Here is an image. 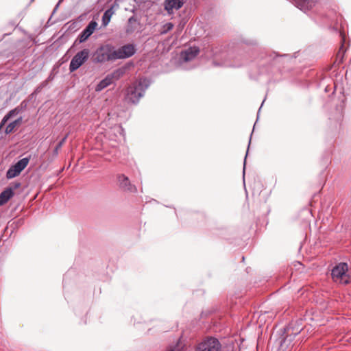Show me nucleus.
<instances>
[{
  "label": "nucleus",
  "mask_w": 351,
  "mask_h": 351,
  "mask_svg": "<svg viewBox=\"0 0 351 351\" xmlns=\"http://www.w3.org/2000/svg\"><path fill=\"white\" fill-rule=\"evenodd\" d=\"M14 195V190L12 188H7L0 194V206L7 203Z\"/></svg>",
  "instance_id": "9b49d317"
},
{
  "label": "nucleus",
  "mask_w": 351,
  "mask_h": 351,
  "mask_svg": "<svg viewBox=\"0 0 351 351\" xmlns=\"http://www.w3.org/2000/svg\"><path fill=\"white\" fill-rule=\"evenodd\" d=\"M17 114V110L16 109H14V110H10L2 119L1 121V127H2L3 125H4L8 121V119L12 117V116L15 115Z\"/></svg>",
  "instance_id": "a211bd4d"
},
{
  "label": "nucleus",
  "mask_w": 351,
  "mask_h": 351,
  "mask_svg": "<svg viewBox=\"0 0 351 351\" xmlns=\"http://www.w3.org/2000/svg\"><path fill=\"white\" fill-rule=\"evenodd\" d=\"M125 68H119L114 71L112 73L109 74L113 81L117 80L121 78L125 73Z\"/></svg>",
  "instance_id": "dca6fc26"
},
{
  "label": "nucleus",
  "mask_w": 351,
  "mask_h": 351,
  "mask_svg": "<svg viewBox=\"0 0 351 351\" xmlns=\"http://www.w3.org/2000/svg\"><path fill=\"white\" fill-rule=\"evenodd\" d=\"M317 2L316 0H304L302 2V8L301 9H311Z\"/></svg>",
  "instance_id": "f3484780"
},
{
  "label": "nucleus",
  "mask_w": 351,
  "mask_h": 351,
  "mask_svg": "<svg viewBox=\"0 0 351 351\" xmlns=\"http://www.w3.org/2000/svg\"><path fill=\"white\" fill-rule=\"evenodd\" d=\"M348 267L346 263H341L332 270V277L335 282L340 284H348L350 278L348 274Z\"/></svg>",
  "instance_id": "f257e3e1"
},
{
  "label": "nucleus",
  "mask_w": 351,
  "mask_h": 351,
  "mask_svg": "<svg viewBox=\"0 0 351 351\" xmlns=\"http://www.w3.org/2000/svg\"><path fill=\"white\" fill-rule=\"evenodd\" d=\"M66 137L67 136H66L59 143L58 145H57L56 149H55V152L57 154L58 152V149L62 147V145L64 144V143L65 142L66 139Z\"/></svg>",
  "instance_id": "412c9836"
},
{
  "label": "nucleus",
  "mask_w": 351,
  "mask_h": 351,
  "mask_svg": "<svg viewBox=\"0 0 351 351\" xmlns=\"http://www.w3.org/2000/svg\"><path fill=\"white\" fill-rule=\"evenodd\" d=\"M97 26L98 24L96 21H90L88 26L83 30V32L79 36V42L80 43L85 42L96 30Z\"/></svg>",
  "instance_id": "6e6552de"
},
{
  "label": "nucleus",
  "mask_w": 351,
  "mask_h": 351,
  "mask_svg": "<svg viewBox=\"0 0 351 351\" xmlns=\"http://www.w3.org/2000/svg\"><path fill=\"white\" fill-rule=\"evenodd\" d=\"M114 49L108 45L101 47L95 53V60L103 62L111 60H116Z\"/></svg>",
  "instance_id": "7ed1b4c3"
},
{
  "label": "nucleus",
  "mask_w": 351,
  "mask_h": 351,
  "mask_svg": "<svg viewBox=\"0 0 351 351\" xmlns=\"http://www.w3.org/2000/svg\"><path fill=\"white\" fill-rule=\"evenodd\" d=\"M114 14V10L112 8L107 10L102 17V25L106 27L108 25L110 21L112 16Z\"/></svg>",
  "instance_id": "2eb2a0df"
},
{
  "label": "nucleus",
  "mask_w": 351,
  "mask_h": 351,
  "mask_svg": "<svg viewBox=\"0 0 351 351\" xmlns=\"http://www.w3.org/2000/svg\"><path fill=\"white\" fill-rule=\"evenodd\" d=\"M19 186V184H16L15 188H17Z\"/></svg>",
  "instance_id": "5701e85b"
},
{
  "label": "nucleus",
  "mask_w": 351,
  "mask_h": 351,
  "mask_svg": "<svg viewBox=\"0 0 351 351\" xmlns=\"http://www.w3.org/2000/svg\"><path fill=\"white\" fill-rule=\"evenodd\" d=\"M114 81L110 77V75H108L104 80H102L96 86V91H101L104 88H106L111 84H112Z\"/></svg>",
  "instance_id": "f8f14e48"
},
{
  "label": "nucleus",
  "mask_w": 351,
  "mask_h": 351,
  "mask_svg": "<svg viewBox=\"0 0 351 351\" xmlns=\"http://www.w3.org/2000/svg\"><path fill=\"white\" fill-rule=\"evenodd\" d=\"M183 0H165V9L168 13H171L173 10H179L183 5Z\"/></svg>",
  "instance_id": "9d476101"
},
{
  "label": "nucleus",
  "mask_w": 351,
  "mask_h": 351,
  "mask_svg": "<svg viewBox=\"0 0 351 351\" xmlns=\"http://www.w3.org/2000/svg\"><path fill=\"white\" fill-rule=\"evenodd\" d=\"M265 314H261V315L259 316V319H260L261 320H262V319L265 317Z\"/></svg>",
  "instance_id": "4be33fe9"
},
{
  "label": "nucleus",
  "mask_w": 351,
  "mask_h": 351,
  "mask_svg": "<svg viewBox=\"0 0 351 351\" xmlns=\"http://www.w3.org/2000/svg\"><path fill=\"white\" fill-rule=\"evenodd\" d=\"M89 56V50L87 49H83L81 51L77 53L75 56L72 58L70 65L69 70L73 72L80 68L88 59Z\"/></svg>",
  "instance_id": "20e7f679"
},
{
  "label": "nucleus",
  "mask_w": 351,
  "mask_h": 351,
  "mask_svg": "<svg viewBox=\"0 0 351 351\" xmlns=\"http://www.w3.org/2000/svg\"><path fill=\"white\" fill-rule=\"evenodd\" d=\"M29 158H24L18 161L14 165L12 166L7 171L6 177L8 179L15 178L27 166Z\"/></svg>",
  "instance_id": "423d86ee"
},
{
  "label": "nucleus",
  "mask_w": 351,
  "mask_h": 351,
  "mask_svg": "<svg viewBox=\"0 0 351 351\" xmlns=\"http://www.w3.org/2000/svg\"><path fill=\"white\" fill-rule=\"evenodd\" d=\"M145 93V88L143 84L140 82L133 84L127 89L125 100L128 103L136 104L139 99L143 96Z\"/></svg>",
  "instance_id": "f03ea898"
},
{
  "label": "nucleus",
  "mask_w": 351,
  "mask_h": 351,
  "mask_svg": "<svg viewBox=\"0 0 351 351\" xmlns=\"http://www.w3.org/2000/svg\"><path fill=\"white\" fill-rule=\"evenodd\" d=\"M22 123V117H20L17 119L16 120L12 121V123H9L5 130V132L6 134H10L16 130L17 128H19Z\"/></svg>",
  "instance_id": "ddd939ff"
},
{
  "label": "nucleus",
  "mask_w": 351,
  "mask_h": 351,
  "mask_svg": "<svg viewBox=\"0 0 351 351\" xmlns=\"http://www.w3.org/2000/svg\"><path fill=\"white\" fill-rule=\"evenodd\" d=\"M199 53V49L197 47H192L182 52L181 58L186 62L194 59Z\"/></svg>",
  "instance_id": "1a4fd4ad"
},
{
  "label": "nucleus",
  "mask_w": 351,
  "mask_h": 351,
  "mask_svg": "<svg viewBox=\"0 0 351 351\" xmlns=\"http://www.w3.org/2000/svg\"><path fill=\"white\" fill-rule=\"evenodd\" d=\"M221 344L215 338H208L197 345L196 351H220Z\"/></svg>",
  "instance_id": "39448f33"
},
{
  "label": "nucleus",
  "mask_w": 351,
  "mask_h": 351,
  "mask_svg": "<svg viewBox=\"0 0 351 351\" xmlns=\"http://www.w3.org/2000/svg\"><path fill=\"white\" fill-rule=\"evenodd\" d=\"M173 27V23H167L166 24H165L162 27V30L160 32V34H166L167 32H168L169 31L171 30L172 28Z\"/></svg>",
  "instance_id": "6ab92c4d"
},
{
  "label": "nucleus",
  "mask_w": 351,
  "mask_h": 351,
  "mask_svg": "<svg viewBox=\"0 0 351 351\" xmlns=\"http://www.w3.org/2000/svg\"><path fill=\"white\" fill-rule=\"evenodd\" d=\"M135 51L136 49L133 45H126L114 50V57L116 59L128 58L133 56Z\"/></svg>",
  "instance_id": "0eeeda50"
},
{
  "label": "nucleus",
  "mask_w": 351,
  "mask_h": 351,
  "mask_svg": "<svg viewBox=\"0 0 351 351\" xmlns=\"http://www.w3.org/2000/svg\"><path fill=\"white\" fill-rule=\"evenodd\" d=\"M168 351H184L183 346L181 344H177L173 348Z\"/></svg>",
  "instance_id": "aec40b11"
},
{
  "label": "nucleus",
  "mask_w": 351,
  "mask_h": 351,
  "mask_svg": "<svg viewBox=\"0 0 351 351\" xmlns=\"http://www.w3.org/2000/svg\"><path fill=\"white\" fill-rule=\"evenodd\" d=\"M119 182L122 188L125 190H132V186L130 184V180L128 177L124 175H121L119 176Z\"/></svg>",
  "instance_id": "4468645a"
}]
</instances>
